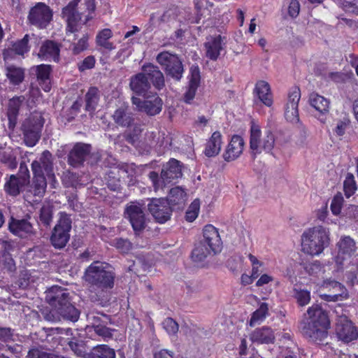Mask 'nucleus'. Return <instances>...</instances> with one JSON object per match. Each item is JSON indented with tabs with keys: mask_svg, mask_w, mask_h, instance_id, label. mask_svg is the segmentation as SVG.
Wrapping results in <instances>:
<instances>
[{
	"mask_svg": "<svg viewBox=\"0 0 358 358\" xmlns=\"http://www.w3.org/2000/svg\"><path fill=\"white\" fill-rule=\"evenodd\" d=\"M99 100V90L96 87H91L85 95L86 110L92 111L95 110Z\"/></svg>",
	"mask_w": 358,
	"mask_h": 358,
	"instance_id": "42",
	"label": "nucleus"
},
{
	"mask_svg": "<svg viewBox=\"0 0 358 358\" xmlns=\"http://www.w3.org/2000/svg\"><path fill=\"white\" fill-rule=\"evenodd\" d=\"M336 334L345 343H351L358 338V329L345 315L338 317L336 321Z\"/></svg>",
	"mask_w": 358,
	"mask_h": 358,
	"instance_id": "14",
	"label": "nucleus"
},
{
	"mask_svg": "<svg viewBox=\"0 0 358 358\" xmlns=\"http://www.w3.org/2000/svg\"><path fill=\"white\" fill-rule=\"evenodd\" d=\"M343 188L345 192V195L346 197H350L357 189V185L355 180V178L352 174H348L344 182H343Z\"/></svg>",
	"mask_w": 358,
	"mask_h": 358,
	"instance_id": "46",
	"label": "nucleus"
},
{
	"mask_svg": "<svg viewBox=\"0 0 358 358\" xmlns=\"http://www.w3.org/2000/svg\"><path fill=\"white\" fill-rule=\"evenodd\" d=\"M244 145L243 138L238 135H234L223 154L224 160L231 162L238 159L243 153Z\"/></svg>",
	"mask_w": 358,
	"mask_h": 358,
	"instance_id": "22",
	"label": "nucleus"
},
{
	"mask_svg": "<svg viewBox=\"0 0 358 358\" xmlns=\"http://www.w3.org/2000/svg\"><path fill=\"white\" fill-rule=\"evenodd\" d=\"M87 320L92 324V328H95L96 325L106 324L108 320V316L99 313H90L87 314Z\"/></svg>",
	"mask_w": 358,
	"mask_h": 358,
	"instance_id": "47",
	"label": "nucleus"
},
{
	"mask_svg": "<svg viewBox=\"0 0 358 358\" xmlns=\"http://www.w3.org/2000/svg\"><path fill=\"white\" fill-rule=\"evenodd\" d=\"M25 98L24 96H17L11 99L8 103V116L10 118L11 116H15L17 114L18 110L24 101Z\"/></svg>",
	"mask_w": 358,
	"mask_h": 358,
	"instance_id": "48",
	"label": "nucleus"
},
{
	"mask_svg": "<svg viewBox=\"0 0 358 358\" xmlns=\"http://www.w3.org/2000/svg\"><path fill=\"white\" fill-rule=\"evenodd\" d=\"M199 211V203L198 201H194L193 203H192L186 212V220L188 222H193L197 217Z\"/></svg>",
	"mask_w": 358,
	"mask_h": 358,
	"instance_id": "51",
	"label": "nucleus"
},
{
	"mask_svg": "<svg viewBox=\"0 0 358 358\" xmlns=\"http://www.w3.org/2000/svg\"><path fill=\"white\" fill-rule=\"evenodd\" d=\"M46 187V178L42 175L34 174L32 184L28 187L29 189H26L24 196L27 198L32 194L41 198L45 194Z\"/></svg>",
	"mask_w": 358,
	"mask_h": 358,
	"instance_id": "30",
	"label": "nucleus"
},
{
	"mask_svg": "<svg viewBox=\"0 0 358 358\" xmlns=\"http://www.w3.org/2000/svg\"><path fill=\"white\" fill-rule=\"evenodd\" d=\"M52 210L50 206H43L40 210V220L45 225H49L52 220Z\"/></svg>",
	"mask_w": 358,
	"mask_h": 358,
	"instance_id": "54",
	"label": "nucleus"
},
{
	"mask_svg": "<svg viewBox=\"0 0 358 358\" xmlns=\"http://www.w3.org/2000/svg\"><path fill=\"white\" fill-rule=\"evenodd\" d=\"M33 69L35 70L37 80L42 89L45 92H49L50 90V72L51 67L50 65L41 64L34 67Z\"/></svg>",
	"mask_w": 358,
	"mask_h": 358,
	"instance_id": "32",
	"label": "nucleus"
},
{
	"mask_svg": "<svg viewBox=\"0 0 358 358\" xmlns=\"http://www.w3.org/2000/svg\"><path fill=\"white\" fill-rule=\"evenodd\" d=\"M90 147L89 145L76 143L69 155V163L71 166L76 167L80 165L89 154Z\"/></svg>",
	"mask_w": 358,
	"mask_h": 358,
	"instance_id": "27",
	"label": "nucleus"
},
{
	"mask_svg": "<svg viewBox=\"0 0 358 358\" xmlns=\"http://www.w3.org/2000/svg\"><path fill=\"white\" fill-rule=\"evenodd\" d=\"M94 331L99 336L101 337L105 341L111 338L113 336V331L106 327L104 324L96 325V327L94 328Z\"/></svg>",
	"mask_w": 358,
	"mask_h": 358,
	"instance_id": "52",
	"label": "nucleus"
},
{
	"mask_svg": "<svg viewBox=\"0 0 358 358\" xmlns=\"http://www.w3.org/2000/svg\"><path fill=\"white\" fill-rule=\"evenodd\" d=\"M222 144V134L220 131H215L206 143L205 155L208 157L217 155L221 150Z\"/></svg>",
	"mask_w": 358,
	"mask_h": 358,
	"instance_id": "34",
	"label": "nucleus"
},
{
	"mask_svg": "<svg viewBox=\"0 0 358 358\" xmlns=\"http://www.w3.org/2000/svg\"><path fill=\"white\" fill-rule=\"evenodd\" d=\"M300 10V4L297 0H292L288 7V13L290 17H296Z\"/></svg>",
	"mask_w": 358,
	"mask_h": 358,
	"instance_id": "57",
	"label": "nucleus"
},
{
	"mask_svg": "<svg viewBox=\"0 0 358 358\" xmlns=\"http://www.w3.org/2000/svg\"><path fill=\"white\" fill-rule=\"evenodd\" d=\"M226 44L224 37L220 35L210 36L206 38L204 44L206 55L211 60H217Z\"/></svg>",
	"mask_w": 358,
	"mask_h": 358,
	"instance_id": "20",
	"label": "nucleus"
},
{
	"mask_svg": "<svg viewBox=\"0 0 358 358\" xmlns=\"http://www.w3.org/2000/svg\"><path fill=\"white\" fill-rule=\"evenodd\" d=\"M350 123V120L346 115H345L342 118L336 120L335 121V127L333 129L334 133L338 136H343Z\"/></svg>",
	"mask_w": 358,
	"mask_h": 358,
	"instance_id": "45",
	"label": "nucleus"
},
{
	"mask_svg": "<svg viewBox=\"0 0 358 358\" xmlns=\"http://www.w3.org/2000/svg\"><path fill=\"white\" fill-rule=\"evenodd\" d=\"M124 217L130 222L135 234L141 233L146 226V217L143 204L131 201L127 204Z\"/></svg>",
	"mask_w": 358,
	"mask_h": 358,
	"instance_id": "11",
	"label": "nucleus"
},
{
	"mask_svg": "<svg viewBox=\"0 0 358 358\" xmlns=\"http://www.w3.org/2000/svg\"><path fill=\"white\" fill-rule=\"evenodd\" d=\"M157 61L165 68L168 75L176 80H180L183 73V66L176 55L163 52L157 55Z\"/></svg>",
	"mask_w": 358,
	"mask_h": 358,
	"instance_id": "12",
	"label": "nucleus"
},
{
	"mask_svg": "<svg viewBox=\"0 0 358 358\" xmlns=\"http://www.w3.org/2000/svg\"><path fill=\"white\" fill-rule=\"evenodd\" d=\"M336 287H338V289L341 291L340 293L334 294H322L321 296L322 299L327 301H338L348 298V292L346 288L340 282H333Z\"/></svg>",
	"mask_w": 358,
	"mask_h": 358,
	"instance_id": "43",
	"label": "nucleus"
},
{
	"mask_svg": "<svg viewBox=\"0 0 358 358\" xmlns=\"http://www.w3.org/2000/svg\"><path fill=\"white\" fill-rule=\"evenodd\" d=\"M29 184V177L17 176L11 175L9 179L4 184V191L11 196H16L24 191L25 186Z\"/></svg>",
	"mask_w": 358,
	"mask_h": 358,
	"instance_id": "23",
	"label": "nucleus"
},
{
	"mask_svg": "<svg viewBox=\"0 0 358 358\" xmlns=\"http://www.w3.org/2000/svg\"><path fill=\"white\" fill-rule=\"evenodd\" d=\"M338 253L335 257V262L338 267L345 263H350L351 258L357 250L356 243L349 236H343L336 243Z\"/></svg>",
	"mask_w": 358,
	"mask_h": 358,
	"instance_id": "13",
	"label": "nucleus"
},
{
	"mask_svg": "<svg viewBox=\"0 0 358 358\" xmlns=\"http://www.w3.org/2000/svg\"><path fill=\"white\" fill-rule=\"evenodd\" d=\"M115 245L122 252H128L131 248V243L129 241L122 238L117 239Z\"/></svg>",
	"mask_w": 358,
	"mask_h": 358,
	"instance_id": "60",
	"label": "nucleus"
},
{
	"mask_svg": "<svg viewBox=\"0 0 358 358\" xmlns=\"http://www.w3.org/2000/svg\"><path fill=\"white\" fill-rule=\"evenodd\" d=\"M275 334L273 330L267 327L255 329L250 335V340L259 344H268L274 342Z\"/></svg>",
	"mask_w": 358,
	"mask_h": 358,
	"instance_id": "31",
	"label": "nucleus"
},
{
	"mask_svg": "<svg viewBox=\"0 0 358 358\" xmlns=\"http://www.w3.org/2000/svg\"><path fill=\"white\" fill-rule=\"evenodd\" d=\"M166 199L172 208L176 205H184L187 200V194L182 187H176L170 189Z\"/></svg>",
	"mask_w": 358,
	"mask_h": 358,
	"instance_id": "36",
	"label": "nucleus"
},
{
	"mask_svg": "<svg viewBox=\"0 0 358 358\" xmlns=\"http://www.w3.org/2000/svg\"><path fill=\"white\" fill-rule=\"evenodd\" d=\"M145 99L142 101L140 98L132 96L131 101L136 108L150 115L159 113L162 108V101L157 95L145 96Z\"/></svg>",
	"mask_w": 358,
	"mask_h": 358,
	"instance_id": "18",
	"label": "nucleus"
},
{
	"mask_svg": "<svg viewBox=\"0 0 358 358\" xmlns=\"http://www.w3.org/2000/svg\"><path fill=\"white\" fill-rule=\"evenodd\" d=\"M300 98L299 88L294 87L289 91L285 108V117L287 121L292 123H296L299 120L298 104Z\"/></svg>",
	"mask_w": 358,
	"mask_h": 358,
	"instance_id": "19",
	"label": "nucleus"
},
{
	"mask_svg": "<svg viewBox=\"0 0 358 358\" xmlns=\"http://www.w3.org/2000/svg\"><path fill=\"white\" fill-rule=\"evenodd\" d=\"M213 252L209 247L200 241L196 245L192 252V257L194 262H201Z\"/></svg>",
	"mask_w": 358,
	"mask_h": 358,
	"instance_id": "40",
	"label": "nucleus"
},
{
	"mask_svg": "<svg viewBox=\"0 0 358 358\" xmlns=\"http://www.w3.org/2000/svg\"><path fill=\"white\" fill-rule=\"evenodd\" d=\"M12 336L10 329L0 328V340L6 342L10 339Z\"/></svg>",
	"mask_w": 358,
	"mask_h": 358,
	"instance_id": "62",
	"label": "nucleus"
},
{
	"mask_svg": "<svg viewBox=\"0 0 358 358\" xmlns=\"http://www.w3.org/2000/svg\"><path fill=\"white\" fill-rule=\"evenodd\" d=\"M182 176V168L180 162L171 159L164 164L160 177L155 171H151L149 173V178L152 182L155 191L157 192L164 190L167 185L176 183Z\"/></svg>",
	"mask_w": 358,
	"mask_h": 358,
	"instance_id": "8",
	"label": "nucleus"
},
{
	"mask_svg": "<svg viewBox=\"0 0 358 358\" xmlns=\"http://www.w3.org/2000/svg\"><path fill=\"white\" fill-rule=\"evenodd\" d=\"M162 324L164 329L169 334H175L178 331V325L172 318L168 317L165 319Z\"/></svg>",
	"mask_w": 358,
	"mask_h": 358,
	"instance_id": "53",
	"label": "nucleus"
},
{
	"mask_svg": "<svg viewBox=\"0 0 358 358\" xmlns=\"http://www.w3.org/2000/svg\"><path fill=\"white\" fill-rule=\"evenodd\" d=\"M1 155L3 156V158L1 159L3 163L7 164L8 166L11 169L16 168L17 162L15 158L10 153L6 155V153L4 152Z\"/></svg>",
	"mask_w": 358,
	"mask_h": 358,
	"instance_id": "58",
	"label": "nucleus"
},
{
	"mask_svg": "<svg viewBox=\"0 0 358 358\" xmlns=\"http://www.w3.org/2000/svg\"><path fill=\"white\" fill-rule=\"evenodd\" d=\"M43 123V119L39 113H34L24 120L22 129L27 145L33 147L36 144L40 138Z\"/></svg>",
	"mask_w": 358,
	"mask_h": 358,
	"instance_id": "9",
	"label": "nucleus"
},
{
	"mask_svg": "<svg viewBox=\"0 0 358 358\" xmlns=\"http://www.w3.org/2000/svg\"><path fill=\"white\" fill-rule=\"evenodd\" d=\"M10 231L14 234L23 237L31 234L33 230L31 224L25 220H14L9 223Z\"/></svg>",
	"mask_w": 358,
	"mask_h": 358,
	"instance_id": "35",
	"label": "nucleus"
},
{
	"mask_svg": "<svg viewBox=\"0 0 358 358\" xmlns=\"http://www.w3.org/2000/svg\"><path fill=\"white\" fill-rule=\"evenodd\" d=\"M308 322L303 329V334L313 342L322 341L327 336L329 320L327 313L318 305L307 310Z\"/></svg>",
	"mask_w": 358,
	"mask_h": 358,
	"instance_id": "3",
	"label": "nucleus"
},
{
	"mask_svg": "<svg viewBox=\"0 0 358 358\" xmlns=\"http://www.w3.org/2000/svg\"><path fill=\"white\" fill-rule=\"evenodd\" d=\"M81 0H73L62 10V16L67 22L66 34L78 31L82 26L95 16V1L85 0L79 5Z\"/></svg>",
	"mask_w": 358,
	"mask_h": 358,
	"instance_id": "1",
	"label": "nucleus"
},
{
	"mask_svg": "<svg viewBox=\"0 0 358 358\" xmlns=\"http://www.w3.org/2000/svg\"><path fill=\"white\" fill-rule=\"evenodd\" d=\"M49 303L64 318L73 322L78 320L80 313L69 302V294L60 287L52 288L47 296Z\"/></svg>",
	"mask_w": 358,
	"mask_h": 358,
	"instance_id": "6",
	"label": "nucleus"
},
{
	"mask_svg": "<svg viewBox=\"0 0 358 358\" xmlns=\"http://www.w3.org/2000/svg\"><path fill=\"white\" fill-rule=\"evenodd\" d=\"M347 59L351 66L355 69L356 74L358 76V55L350 54Z\"/></svg>",
	"mask_w": 358,
	"mask_h": 358,
	"instance_id": "61",
	"label": "nucleus"
},
{
	"mask_svg": "<svg viewBox=\"0 0 358 358\" xmlns=\"http://www.w3.org/2000/svg\"><path fill=\"white\" fill-rule=\"evenodd\" d=\"M113 36L112 31L110 29H104L99 31L96 37V41L98 45L103 48L107 50L115 49V45L109 41Z\"/></svg>",
	"mask_w": 358,
	"mask_h": 358,
	"instance_id": "39",
	"label": "nucleus"
},
{
	"mask_svg": "<svg viewBox=\"0 0 358 358\" xmlns=\"http://www.w3.org/2000/svg\"><path fill=\"white\" fill-rule=\"evenodd\" d=\"M7 349L9 350L11 353L14 354L16 357H20V355L22 352V348L21 345H15L13 346H10L8 345H4L2 343H0V351H3ZM0 358H8V357L5 356L3 354L0 353Z\"/></svg>",
	"mask_w": 358,
	"mask_h": 358,
	"instance_id": "55",
	"label": "nucleus"
},
{
	"mask_svg": "<svg viewBox=\"0 0 358 358\" xmlns=\"http://www.w3.org/2000/svg\"><path fill=\"white\" fill-rule=\"evenodd\" d=\"M59 48L57 43L51 41H45L41 47L38 57L42 60H59Z\"/></svg>",
	"mask_w": 358,
	"mask_h": 358,
	"instance_id": "29",
	"label": "nucleus"
},
{
	"mask_svg": "<svg viewBox=\"0 0 358 358\" xmlns=\"http://www.w3.org/2000/svg\"><path fill=\"white\" fill-rule=\"evenodd\" d=\"M88 37L87 36H83L81 38L78 40V41L72 45V52L75 55H78L87 50L88 48Z\"/></svg>",
	"mask_w": 358,
	"mask_h": 358,
	"instance_id": "49",
	"label": "nucleus"
},
{
	"mask_svg": "<svg viewBox=\"0 0 358 358\" xmlns=\"http://www.w3.org/2000/svg\"><path fill=\"white\" fill-rule=\"evenodd\" d=\"M273 280V278L267 274L262 275L259 279L257 281L256 285L258 287L268 284Z\"/></svg>",
	"mask_w": 358,
	"mask_h": 358,
	"instance_id": "63",
	"label": "nucleus"
},
{
	"mask_svg": "<svg viewBox=\"0 0 358 358\" xmlns=\"http://www.w3.org/2000/svg\"><path fill=\"white\" fill-rule=\"evenodd\" d=\"M29 22L40 28H45L52 18L50 8L43 3H38L33 7L29 15Z\"/></svg>",
	"mask_w": 358,
	"mask_h": 358,
	"instance_id": "17",
	"label": "nucleus"
},
{
	"mask_svg": "<svg viewBox=\"0 0 358 358\" xmlns=\"http://www.w3.org/2000/svg\"><path fill=\"white\" fill-rule=\"evenodd\" d=\"M84 278L90 285L103 290L113 287L115 275L109 264L94 262L86 268Z\"/></svg>",
	"mask_w": 358,
	"mask_h": 358,
	"instance_id": "5",
	"label": "nucleus"
},
{
	"mask_svg": "<svg viewBox=\"0 0 358 358\" xmlns=\"http://www.w3.org/2000/svg\"><path fill=\"white\" fill-rule=\"evenodd\" d=\"M6 77L12 85H18L24 79V70L20 67L8 66L6 67Z\"/></svg>",
	"mask_w": 358,
	"mask_h": 358,
	"instance_id": "38",
	"label": "nucleus"
},
{
	"mask_svg": "<svg viewBox=\"0 0 358 358\" xmlns=\"http://www.w3.org/2000/svg\"><path fill=\"white\" fill-rule=\"evenodd\" d=\"M268 316V305L262 302L259 308L252 314L249 324L251 327L260 324Z\"/></svg>",
	"mask_w": 358,
	"mask_h": 358,
	"instance_id": "37",
	"label": "nucleus"
},
{
	"mask_svg": "<svg viewBox=\"0 0 358 358\" xmlns=\"http://www.w3.org/2000/svg\"><path fill=\"white\" fill-rule=\"evenodd\" d=\"M150 81L158 90L164 86L163 73L157 66L151 64L144 65L141 73L131 78L130 87L136 94L145 96L150 89Z\"/></svg>",
	"mask_w": 358,
	"mask_h": 358,
	"instance_id": "2",
	"label": "nucleus"
},
{
	"mask_svg": "<svg viewBox=\"0 0 358 358\" xmlns=\"http://www.w3.org/2000/svg\"><path fill=\"white\" fill-rule=\"evenodd\" d=\"M112 118L116 124L122 127H129L134 121L133 114L130 111L129 105L126 103H120L114 111Z\"/></svg>",
	"mask_w": 358,
	"mask_h": 358,
	"instance_id": "24",
	"label": "nucleus"
},
{
	"mask_svg": "<svg viewBox=\"0 0 358 358\" xmlns=\"http://www.w3.org/2000/svg\"><path fill=\"white\" fill-rule=\"evenodd\" d=\"M31 169L33 174L42 175L52 182L55 181L53 172V157L49 151L43 152L40 157L32 162Z\"/></svg>",
	"mask_w": 358,
	"mask_h": 358,
	"instance_id": "15",
	"label": "nucleus"
},
{
	"mask_svg": "<svg viewBox=\"0 0 358 358\" xmlns=\"http://www.w3.org/2000/svg\"><path fill=\"white\" fill-rule=\"evenodd\" d=\"M203 233V238L201 241L213 250V253L220 252L222 243L217 229L212 224H208L204 227Z\"/></svg>",
	"mask_w": 358,
	"mask_h": 358,
	"instance_id": "21",
	"label": "nucleus"
},
{
	"mask_svg": "<svg viewBox=\"0 0 358 358\" xmlns=\"http://www.w3.org/2000/svg\"><path fill=\"white\" fill-rule=\"evenodd\" d=\"M275 142V135L271 130L262 134L259 124L252 121L250 128V149L253 155H259L263 152L271 153Z\"/></svg>",
	"mask_w": 358,
	"mask_h": 358,
	"instance_id": "7",
	"label": "nucleus"
},
{
	"mask_svg": "<svg viewBox=\"0 0 358 358\" xmlns=\"http://www.w3.org/2000/svg\"><path fill=\"white\" fill-rule=\"evenodd\" d=\"M343 203V198L341 194L334 196L331 203V210L334 215L340 214Z\"/></svg>",
	"mask_w": 358,
	"mask_h": 358,
	"instance_id": "50",
	"label": "nucleus"
},
{
	"mask_svg": "<svg viewBox=\"0 0 358 358\" xmlns=\"http://www.w3.org/2000/svg\"><path fill=\"white\" fill-rule=\"evenodd\" d=\"M95 64V59L92 56L87 57L79 66L80 71L90 69L94 67Z\"/></svg>",
	"mask_w": 358,
	"mask_h": 358,
	"instance_id": "59",
	"label": "nucleus"
},
{
	"mask_svg": "<svg viewBox=\"0 0 358 358\" xmlns=\"http://www.w3.org/2000/svg\"><path fill=\"white\" fill-rule=\"evenodd\" d=\"M91 356L92 358H115V352L108 345H100L93 348Z\"/></svg>",
	"mask_w": 358,
	"mask_h": 358,
	"instance_id": "41",
	"label": "nucleus"
},
{
	"mask_svg": "<svg viewBox=\"0 0 358 358\" xmlns=\"http://www.w3.org/2000/svg\"><path fill=\"white\" fill-rule=\"evenodd\" d=\"M71 229V220L65 213H59V220L53 229L50 241L55 248H62L68 243Z\"/></svg>",
	"mask_w": 358,
	"mask_h": 358,
	"instance_id": "10",
	"label": "nucleus"
},
{
	"mask_svg": "<svg viewBox=\"0 0 358 358\" xmlns=\"http://www.w3.org/2000/svg\"><path fill=\"white\" fill-rule=\"evenodd\" d=\"M343 6L346 11L358 15V0H344Z\"/></svg>",
	"mask_w": 358,
	"mask_h": 358,
	"instance_id": "56",
	"label": "nucleus"
},
{
	"mask_svg": "<svg viewBox=\"0 0 358 358\" xmlns=\"http://www.w3.org/2000/svg\"><path fill=\"white\" fill-rule=\"evenodd\" d=\"M329 230L322 226L306 230L301 236L302 251L311 256L320 255L329 246Z\"/></svg>",
	"mask_w": 358,
	"mask_h": 358,
	"instance_id": "4",
	"label": "nucleus"
},
{
	"mask_svg": "<svg viewBox=\"0 0 358 358\" xmlns=\"http://www.w3.org/2000/svg\"><path fill=\"white\" fill-rule=\"evenodd\" d=\"M255 92L258 99L266 106L273 104V98L269 84L264 80H259L255 85Z\"/></svg>",
	"mask_w": 358,
	"mask_h": 358,
	"instance_id": "33",
	"label": "nucleus"
},
{
	"mask_svg": "<svg viewBox=\"0 0 358 358\" xmlns=\"http://www.w3.org/2000/svg\"><path fill=\"white\" fill-rule=\"evenodd\" d=\"M293 296L300 306H305L310 303L311 296L310 292L301 288L294 289Z\"/></svg>",
	"mask_w": 358,
	"mask_h": 358,
	"instance_id": "44",
	"label": "nucleus"
},
{
	"mask_svg": "<svg viewBox=\"0 0 358 358\" xmlns=\"http://www.w3.org/2000/svg\"><path fill=\"white\" fill-rule=\"evenodd\" d=\"M200 83V71L198 66H192L189 85L184 95V101L189 103L195 96L196 92Z\"/></svg>",
	"mask_w": 358,
	"mask_h": 358,
	"instance_id": "28",
	"label": "nucleus"
},
{
	"mask_svg": "<svg viewBox=\"0 0 358 358\" xmlns=\"http://www.w3.org/2000/svg\"><path fill=\"white\" fill-rule=\"evenodd\" d=\"M148 210L157 222L164 223L171 217L172 207L166 199H152L148 204Z\"/></svg>",
	"mask_w": 358,
	"mask_h": 358,
	"instance_id": "16",
	"label": "nucleus"
},
{
	"mask_svg": "<svg viewBox=\"0 0 358 358\" xmlns=\"http://www.w3.org/2000/svg\"><path fill=\"white\" fill-rule=\"evenodd\" d=\"M155 358H173V355L169 350H162L155 355Z\"/></svg>",
	"mask_w": 358,
	"mask_h": 358,
	"instance_id": "64",
	"label": "nucleus"
},
{
	"mask_svg": "<svg viewBox=\"0 0 358 358\" xmlns=\"http://www.w3.org/2000/svg\"><path fill=\"white\" fill-rule=\"evenodd\" d=\"M308 101L310 105L319 113L318 120L324 122L325 121L324 115L329 110V101L325 97L313 92L310 94Z\"/></svg>",
	"mask_w": 358,
	"mask_h": 358,
	"instance_id": "26",
	"label": "nucleus"
},
{
	"mask_svg": "<svg viewBox=\"0 0 358 358\" xmlns=\"http://www.w3.org/2000/svg\"><path fill=\"white\" fill-rule=\"evenodd\" d=\"M31 39H35L34 35L30 36L29 34H26L23 38L16 41L11 47L3 50V59L5 60L11 59L13 57L14 55H24V53L29 50L30 47L28 43Z\"/></svg>",
	"mask_w": 358,
	"mask_h": 358,
	"instance_id": "25",
	"label": "nucleus"
}]
</instances>
